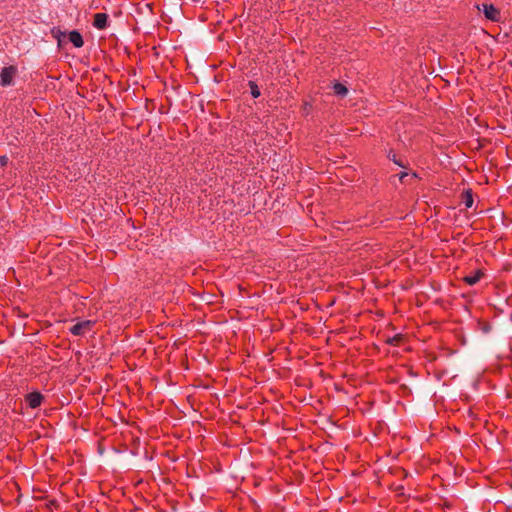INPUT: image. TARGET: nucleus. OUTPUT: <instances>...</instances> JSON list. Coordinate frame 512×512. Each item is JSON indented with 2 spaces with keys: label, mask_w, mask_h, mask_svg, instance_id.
<instances>
[{
  "label": "nucleus",
  "mask_w": 512,
  "mask_h": 512,
  "mask_svg": "<svg viewBox=\"0 0 512 512\" xmlns=\"http://www.w3.org/2000/svg\"><path fill=\"white\" fill-rule=\"evenodd\" d=\"M92 324L90 320L77 322L70 328V333L75 336H82L91 329Z\"/></svg>",
  "instance_id": "3"
},
{
  "label": "nucleus",
  "mask_w": 512,
  "mask_h": 512,
  "mask_svg": "<svg viewBox=\"0 0 512 512\" xmlns=\"http://www.w3.org/2000/svg\"><path fill=\"white\" fill-rule=\"evenodd\" d=\"M473 204V197H472V194L470 192H467L466 194V199H465V205L466 207H471Z\"/></svg>",
  "instance_id": "12"
},
{
  "label": "nucleus",
  "mask_w": 512,
  "mask_h": 512,
  "mask_svg": "<svg viewBox=\"0 0 512 512\" xmlns=\"http://www.w3.org/2000/svg\"><path fill=\"white\" fill-rule=\"evenodd\" d=\"M43 400V395L38 391L28 393L25 396V401L27 402L28 406L32 409L38 408L42 404Z\"/></svg>",
  "instance_id": "4"
},
{
  "label": "nucleus",
  "mask_w": 512,
  "mask_h": 512,
  "mask_svg": "<svg viewBox=\"0 0 512 512\" xmlns=\"http://www.w3.org/2000/svg\"><path fill=\"white\" fill-rule=\"evenodd\" d=\"M484 277V271L482 269H476L470 274L464 276L462 278L463 282L466 284L473 286L477 284Z\"/></svg>",
  "instance_id": "5"
},
{
  "label": "nucleus",
  "mask_w": 512,
  "mask_h": 512,
  "mask_svg": "<svg viewBox=\"0 0 512 512\" xmlns=\"http://www.w3.org/2000/svg\"><path fill=\"white\" fill-rule=\"evenodd\" d=\"M403 339L404 336L402 334H396L393 337H389L385 342L391 346H399Z\"/></svg>",
  "instance_id": "9"
},
{
  "label": "nucleus",
  "mask_w": 512,
  "mask_h": 512,
  "mask_svg": "<svg viewBox=\"0 0 512 512\" xmlns=\"http://www.w3.org/2000/svg\"><path fill=\"white\" fill-rule=\"evenodd\" d=\"M248 85H249L250 93H251L252 97L253 98L260 97L261 92H260V89H259L257 83L254 81H249Z\"/></svg>",
  "instance_id": "10"
},
{
  "label": "nucleus",
  "mask_w": 512,
  "mask_h": 512,
  "mask_svg": "<svg viewBox=\"0 0 512 512\" xmlns=\"http://www.w3.org/2000/svg\"><path fill=\"white\" fill-rule=\"evenodd\" d=\"M389 159H391L395 164H397L398 166L400 167H404V164L402 163V161L398 160L397 159V156L396 154H389L388 155Z\"/></svg>",
  "instance_id": "11"
},
{
  "label": "nucleus",
  "mask_w": 512,
  "mask_h": 512,
  "mask_svg": "<svg viewBox=\"0 0 512 512\" xmlns=\"http://www.w3.org/2000/svg\"><path fill=\"white\" fill-rule=\"evenodd\" d=\"M69 40L76 48H81L84 45L83 37L77 30L69 33Z\"/></svg>",
  "instance_id": "7"
},
{
  "label": "nucleus",
  "mask_w": 512,
  "mask_h": 512,
  "mask_svg": "<svg viewBox=\"0 0 512 512\" xmlns=\"http://www.w3.org/2000/svg\"><path fill=\"white\" fill-rule=\"evenodd\" d=\"M17 73L15 66L4 67L0 73V83L2 86L11 85L14 76Z\"/></svg>",
  "instance_id": "2"
},
{
  "label": "nucleus",
  "mask_w": 512,
  "mask_h": 512,
  "mask_svg": "<svg viewBox=\"0 0 512 512\" xmlns=\"http://www.w3.org/2000/svg\"><path fill=\"white\" fill-rule=\"evenodd\" d=\"M8 164V157L6 155L0 156V166L4 167Z\"/></svg>",
  "instance_id": "13"
},
{
  "label": "nucleus",
  "mask_w": 512,
  "mask_h": 512,
  "mask_svg": "<svg viewBox=\"0 0 512 512\" xmlns=\"http://www.w3.org/2000/svg\"><path fill=\"white\" fill-rule=\"evenodd\" d=\"M477 9L482 11L484 16L492 22L501 20V12L493 4L483 3L481 6L477 5Z\"/></svg>",
  "instance_id": "1"
},
{
  "label": "nucleus",
  "mask_w": 512,
  "mask_h": 512,
  "mask_svg": "<svg viewBox=\"0 0 512 512\" xmlns=\"http://www.w3.org/2000/svg\"><path fill=\"white\" fill-rule=\"evenodd\" d=\"M483 332L488 333L491 330V327L489 324L484 323L482 327Z\"/></svg>",
  "instance_id": "15"
},
{
  "label": "nucleus",
  "mask_w": 512,
  "mask_h": 512,
  "mask_svg": "<svg viewBox=\"0 0 512 512\" xmlns=\"http://www.w3.org/2000/svg\"><path fill=\"white\" fill-rule=\"evenodd\" d=\"M412 177L417 178V174H416V173H413V174H412Z\"/></svg>",
  "instance_id": "16"
},
{
  "label": "nucleus",
  "mask_w": 512,
  "mask_h": 512,
  "mask_svg": "<svg viewBox=\"0 0 512 512\" xmlns=\"http://www.w3.org/2000/svg\"><path fill=\"white\" fill-rule=\"evenodd\" d=\"M333 92L337 95V96H341V97H345L348 93V89L347 87L340 83V82H336L334 85H333Z\"/></svg>",
  "instance_id": "8"
},
{
  "label": "nucleus",
  "mask_w": 512,
  "mask_h": 512,
  "mask_svg": "<svg viewBox=\"0 0 512 512\" xmlns=\"http://www.w3.org/2000/svg\"><path fill=\"white\" fill-rule=\"evenodd\" d=\"M408 175H409V174H408L407 172H401V173L399 174V180H400L401 182H404V179H405Z\"/></svg>",
  "instance_id": "14"
},
{
  "label": "nucleus",
  "mask_w": 512,
  "mask_h": 512,
  "mask_svg": "<svg viewBox=\"0 0 512 512\" xmlns=\"http://www.w3.org/2000/svg\"><path fill=\"white\" fill-rule=\"evenodd\" d=\"M109 16L106 13H96L93 19V26L98 30H104L108 27Z\"/></svg>",
  "instance_id": "6"
}]
</instances>
